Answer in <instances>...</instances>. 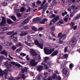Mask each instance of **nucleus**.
Segmentation results:
<instances>
[{"instance_id":"8","label":"nucleus","mask_w":80,"mask_h":80,"mask_svg":"<svg viewBox=\"0 0 80 80\" xmlns=\"http://www.w3.org/2000/svg\"><path fill=\"white\" fill-rule=\"evenodd\" d=\"M30 50V53L31 54H32V55H33V56H36V55H37L38 53L37 52H36L34 50L32 49H31Z\"/></svg>"},{"instance_id":"32","label":"nucleus","mask_w":80,"mask_h":80,"mask_svg":"<svg viewBox=\"0 0 80 80\" xmlns=\"http://www.w3.org/2000/svg\"><path fill=\"white\" fill-rule=\"evenodd\" d=\"M69 67L70 69L72 70V68L73 67V64L71 63L69 65Z\"/></svg>"},{"instance_id":"52","label":"nucleus","mask_w":80,"mask_h":80,"mask_svg":"<svg viewBox=\"0 0 80 80\" xmlns=\"http://www.w3.org/2000/svg\"><path fill=\"white\" fill-rule=\"evenodd\" d=\"M27 45H28V46H29V47H32V46H33L31 43H28V44H27Z\"/></svg>"},{"instance_id":"5","label":"nucleus","mask_w":80,"mask_h":80,"mask_svg":"<svg viewBox=\"0 0 80 80\" xmlns=\"http://www.w3.org/2000/svg\"><path fill=\"white\" fill-rule=\"evenodd\" d=\"M40 41H42V40L40 39V40H39V42H40V43H41V44H40V43L37 40H34V43L35 45H37L38 46H39L40 48L42 49V48H43V42H42Z\"/></svg>"},{"instance_id":"14","label":"nucleus","mask_w":80,"mask_h":80,"mask_svg":"<svg viewBox=\"0 0 80 80\" xmlns=\"http://www.w3.org/2000/svg\"><path fill=\"white\" fill-rule=\"evenodd\" d=\"M43 66H39L37 68V70L39 71V72H40L41 70H43Z\"/></svg>"},{"instance_id":"1","label":"nucleus","mask_w":80,"mask_h":80,"mask_svg":"<svg viewBox=\"0 0 80 80\" xmlns=\"http://www.w3.org/2000/svg\"><path fill=\"white\" fill-rule=\"evenodd\" d=\"M50 58L48 57H45L44 58V62H43L42 63V65H44L45 68L46 69V70H47V69L48 68V67H47V65H46V63H47L48 65H49V66L50 67H51V65H53L52 64V62H47L48 60Z\"/></svg>"},{"instance_id":"46","label":"nucleus","mask_w":80,"mask_h":80,"mask_svg":"<svg viewBox=\"0 0 80 80\" xmlns=\"http://www.w3.org/2000/svg\"><path fill=\"white\" fill-rule=\"evenodd\" d=\"M2 30H8V27L3 28H2Z\"/></svg>"},{"instance_id":"50","label":"nucleus","mask_w":80,"mask_h":80,"mask_svg":"<svg viewBox=\"0 0 80 80\" xmlns=\"http://www.w3.org/2000/svg\"><path fill=\"white\" fill-rule=\"evenodd\" d=\"M15 65H16V66H17V67H20V64H19L16 63Z\"/></svg>"},{"instance_id":"28","label":"nucleus","mask_w":80,"mask_h":80,"mask_svg":"<svg viewBox=\"0 0 80 80\" xmlns=\"http://www.w3.org/2000/svg\"><path fill=\"white\" fill-rule=\"evenodd\" d=\"M71 9H74L75 8L76 9H78V8L77 7H75V6L73 5L71 6Z\"/></svg>"},{"instance_id":"15","label":"nucleus","mask_w":80,"mask_h":80,"mask_svg":"<svg viewBox=\"0 0 80 80\" xmlns=\"http://www.w3.org/2000/svg\"><path fill=\"white\" fill-rule=\"evenodd\" d=\"M12 45V43L11 42H8L7 44V43H6L5 45V47L6 48H8L9 46H11Z\"/></svg>"},{"instance_id":"47","label":"nucleus","mask_w":80,"mask_h":80,"mask_svg":"<svg viewBox=\"0 0 80 80\" xmlns=\"http://www.w3.org/2000/svg\"><path fill=\"white\" fill-rule=\"evenodd\" d=\"M24 25H25L23 22L22 23H21L19 25V27H23V26H24Z\"/></svg>"},{"instance_id":"33","label":"nucleus","mask_w":80,"mask_h":80,"mask_svg":"<svg viewBox=\"0 0 80 80\" xmlns=\"http://www.w3.org/2000/svg\"><path fill=\"white\" fill-rule=\"evenodd\" d=\"M40 60H41V57H40V55H39L37 59H36V60H37V61H38V62H40Z\"/></svg>"},{"instance_id":"62","label":"nucleus","mask_w":80,"mask_h":80,"mask_svg":"<svg viewBox=\"0 0 80 80\" xmlns=\"http://www.w3.org/2000/svg\"><path fill=\"white\" fill-rule=\"evenodd\" d=\"M48 39L49 40H52V38L51 36H49L48 37Z\"/></svg>"},{"instance_id":"16","label":"nucleus","mask_w":80,"mask_h":80,"mask_svg":"<svg viewBox=\"0 0 80 80\" xmlns=\"http://www.w3.org/2000/svg\"><path fill=\"white\" fill-rule=\"evenodd\" d=\"M58 53V51H55L52 54V56H55V55H57Z\"/></svg>"},{"instance_id":"57","label":"nucleus","mask_w":80,"mask_h":80,"mask_svg":"<svg viewBox=\"0 0 80 80\" xmlns=\"http://www.w3.org/2000/svg\"><path fill=\"white\" fill-rule=\"evenodd\" d=\"M45 2H46V0H44L42 4H41V6H43V5H44V3H45Z\"/></svg>"},{"instance_id":"56","label":"nucleus","mask_w":80,"mask_h":80,"mask_svg":"<svg viewBox=\"0 0 80 80\" xmlns=\"http://www.w3.org/2000/svg\"><path fill=\"white\" fill-rule=\"evenodd\" d=\"M77 28V25H75L74 27L73 30H76Z\"/></svg>"},{"instance_id":"25","label":"nucleus","mask_w":80,"mask_h":80,"mask_svg":"<svg viewBox=\"0 0 80 80\" xmlns=\"http://www.w3.org/2000/svg\"><path fill=\"white\" fill-rule=\"evenodd\" d=\"M80 17V13L78 14L77 16L75 17V20H77L78 18Z\"/></svg>"},{"instance_id":"64","label":"nucleus","mask_w":80,"mask_h":80,"mask_svg":"<svg viewBox=\"0 0 80 80\" xmlns=\"http://www.w3.org/2000/svg\"><path fill=\"white\" fill-rule=\"evenodd\" d=\"M28 27L27 26H26L25 27H24V29L27 30V29H28Z\"/></svg>"},{"instance_id":"59","label":"nucleus","mask_w":80,"mask_h":80,"mask_svg":"<svg viewBox=\"0 0 80 80\" xmlns=\"http://www.w3.org/2000/svg\"><path fill=\"white\" fill-rule=\"evenodd\" d=\"M26 58L27 60H30V58H28V55H27Z\"/></svg>"},{"instance_id":"40","label":"nucleus","mask_w":80,"mask_h":80,"mask_svg":"<svg viewBox=\"0 0 80 80\" xmlns=\"http://www.w3.org/2000/svg\"><path fill=\"white\" fill-rule=\"evenodd\" d=\"M11 67H12V65H11L10 64H9L8 65V67H7V68H8V69H10V68H11Z\"/></svg>"},{"instance_id":"4","label":"nucleus","mask_w":80,"mask_h":80,"mask_svg":"<svg viewBox=\"0 0 80 80\" xmlns=\"http://www.w3.org/2000/svg\"><path fill=\"white\" fill-rule=\"evenodd\" d=\"M21 78H23V79H24L25 78V75L23 74H22L21 75H19L18 76V77H17L16 78H13V77H12L11 76H10V77H9L8 78V79L9 80H16V79H20Z\"/></svg>"},{"instance_id":"34","label":"nucleus","mask_w":80,"mask_h":80,"mask_svg":"<svg viewBox=\"0 0 80 80\" xmlns=\"http://www.w3.org/2000/svg\"><path fill=\"white\" fill-rule=\"evenodd\" d=\"M16 46L17 47H19V46H23V45L21 43H18L16 44Z\"/></svg>"},{"instance_id":"23","label":"nucleus","mask_w":80,"mask_h":80,"mask_svg":"<svg viewBox=\"0 0 80 80\" xmlns=\"http://www.w3.org/2000/svg\"><path fill=\"white\" fill-rule=\"evenodd\" d=\"M1 54H4L6 57H7V52H6L5 50L2 51L1 52Z\"/></svg>"},{"instance_id":"61","label":"nucleus","mask_w":80,"mask_h":80,"mask_svg":"<svg viewBox=\"0 0 80 80\" xmlns=\"http://www.w3.org/2000/svg\"><path fill=\"white\" fill-rule=\"evenodd\" d=\"M61 80V78L60 76L58 77V78H57V80Z\"/></svg>"},{"instance_id":"17","label":"nucleus","mask_w":80,"mask_h":80,"mask_svg":"<svg viewBox=\"0 0 80 80\" xmlns=\"http://www.w3.org/2000/svg\"><path fill=\"white\" fill-rule=\"evenodd\" d=\"M68 17H69V15L68 14L67 15V16H65L64 18V20L66 22H67L68 20Z\"/></svg>"},{"instance_id":"9","label":"nucleus","mask_w":80,"mask_h":80,"mask_svg":"<svg viewBox=\"0 0 80 80\" xmlns=\"http://www.w3.org/2000/svg\"><path fill=\"white\" fill-rule=\"evenodd\" d=\"M77 38H72L71 42L72 43V45H75L76 42H77Z\"/></svg>"},{"instance_id":"48","label":"nucleus","mask_w":80,"mask_h":80,"mask_svg":"<svg viewBox=\"0 0 80 80\" xmlns=\"http://www.w3.org/2000/svg\"><path fill=\"white\" fill-rule=\"evenodd\" d=\"M19 9H14V12H19Z\"/></svg>"},{"instance_id":"41","label":"nucleus","mask_w":80,"mask_h":80,"mask_svg":"<svg viewBox=\"0 0 80 80\" xmlns=\"http://www.w3.org/2000/svg\"><path fill=\"white\" fill-rule=\"evenodd\" d=\"M10 63H11V64H12V65H15L16 64V63H15V62H11Z\"/></svg>"},{"instance_id":"11","label":"nucleus","mask_w":80,"mask_h":80,"mask_svg":"<svg viewBox=\"0 0 80 80\" xmlns=\"http://www.w3.org/2000/svg\"><path fill=\"white\" fill-rule=\"evenodd\" d=\"M62 33H59L58 34V37H60V38H59V40H61V39L65 35V34H63L62 36Z\"/></svg>"},{"instance_id":"7","label":"nucleus","mask_w":80,"mask_h":80,"mask_svg":"<svg viewBox=\"0 0 80 80\" xmlns=\"http://www.w3.org/2000/svg\"><path fill=\"white\" fill-rule=\"evenodd\" d=\"M35 60L32 59L31 61L30 62V64L31 66H35V65H37V63H38V62H35Z\"/></svg>"},{"instance_id":"37","label":"nucleus","mask_w":80,"mask_h":80,"mask_svg":"<svg viewBox=\"0 0 80 80\" xmlns=\"http://www.w3.org/2000/svg\"><path fill=\"white\" fill-rule=\"evenodd\" d=\"M16 49V46L15 45L12 46V49L13 50H15Z\"/></svg>"},{"instance_id":"43","label":"nucleus","mask_w":80,"mask_h":80,"mask_svg":"<svg viewBox=\"0 0 80 80\" xmlns=\"http://www.w3.org/2000/svg\"><path fill=\"white\" fill-rule=\"evenodd\" d=\"M65 62H63V63L61 65V68H63L65 66Z\"/></svg>"},{"instance_id":"51","label":"nucleus","mask_w":80,"mask_h":80,"mask_svg":"<svg viewBox=\"0 0 80 80\" xmlns=\"http://www.w3.org/2000/svg\"><path fill=\"white\" fill-rule=\"evenodd\" d=\"M3 58H4V57L3 56H1L0 57V60H3Z\"/></svg>"},{"instance_id":"63","label":"nucleus","mask_w":80,"mask_h":80,"mask_svg":"<svg viewBox=\"0 0 80 80\" xmlns=\"http://www.w3.org/2000/svg\"><path fill=\"white\" fill-rule=\"evenodd\" d=\"M68 11H69V12H70V13H71L72 12H71V9L70 8H68Z\"/></svg>"},{"instance_id":"19","label":"nucleus","mask_w":80,"mask_h":80,"mask_svg":"<svg viewBox=\"0 0 80 80\" xmlns=\"http://www.w3.org/2000/svg\"><path fill=\"white\" fill-rule=\"evenodd\" d=\"M27 34H28V32H22L20 34V36H24L27 35Z\"/></svg>"},{"instance_id":"6","label":"nucleus","mask_w":80,"mask_h":80,"mask_svg":"<svg viewBox=\"0 0 80 80\" xmlns=\"http://www.w3.org/2000/svg\"><path fill=\"white\" fill-rule=\"evenodd\" d=\"M60 17L59 16H57L56 17L54 18L52 20L50 21V23L49 24L50 26H51L52 25L53 23H55L56 22H57L59 19Z\"/></svg>"},{"instance_id":"29","label":"nucleus","mask_w":80,"mask_h":80,"mask_svg":"<svg viewBox=\"0 0 80 80\" xmlns=\"http://www.w3.org/2000/svg\"><path fill=\"white\" fill-rule=\"evenodd\" d=\"M32 30H33V31H35L36 32H37V28H35L34 26H32Z\"/></svg>"},{"instance_id":"12","label":"nucleus","mask_w":80,"mask_h":80,"mask_svg":"<svg viewBox=\"0 0 80 80\" xmlns=\"http://www.w3.org/2000/svg\"><path fill=\"white\" fill-rule=\"evenodd\" d=\"M10 38L12 40H17V36H10Z\"/></svg>"},{"instance_id":"55","label":"nucleus","mask_w":80,"mask_h":80,"mask_svg":"<svg viewBox=\"0 0 80 80\" xmlns=\"http://www.w3.org/2000/svg\"><path fill=\"white\" fill-rule=\"evenodd\" d=\"M71 25L72 26H74L75 25V22H71Z\"/></svg>"},{"instance_id":"24","label":"nucleus","mask_w":80,"mask_h":80,"mask_svg":"<svg viewBox=\"0 0 80 80\" xmlns=\"http://www.w3.org/2000/svg\"><path fill=\"white\" fill-rule=\"evenodd\" d=\"M7 22L9 24H10L12 23H13V22H12V21L9 19H7Z\"/></svg>"},{"instance_id":"21","label":"nucleus","mask_w":80,"mask_h":80,"mask_svg":"<svg viewBox=\"0 0 80 80\" xmlns=\"http://www.w3.org/2000/svg\"><path fill=\"white\" fill-rule=\"evenodd\" d=\"M27 68L26 67H25L22 70V72L23 73L25 72H27Z\"/></svg>"},{"instance_id":"44","label":"nucleus","mask_w":80,"mask_h":80,"mask_svg":"<svg viewBox=\"0 0 80 80\" xmlns=\"http://www.w3.org/2000/svg\"><path fill=\"white\" fill-rule=\"evenodd\" d=\"M64 58H67L68 57V54H66L64 55Z\"/></svg>"},{"instance_id":"60","label":"nucleus","mask_w":80,"mask_h":80,"mask_svg":"<svg viewBox=\"0 0 80 80\" xmlns=\"http://www.w3.org/2000/svg\"><path fill=\"white\" fill-rule=\"evenodd\" d=\"M57 77V76H56V75H53V77H52V78H53L54 79H55V78H56Z\"/></svg>"},{"instance_id":"35","label":"nucleus","mask_w":80,"mask_h":80,"mask_svg":"<svg viewBox=\"0 0 80 80\" xmlns=\"http://www.w3.org/2000/svg\"><path fill=\"white\" fill-rule=\"evenodd\" d=\"M20 55L22 57H25V56H26L27 55H26V54L25 53H20Z\"/></svg>"},{"instance_id":"45","label":"nucleus","mask_w":80,"mask_h":80,"mask_svg":"<svg viewBox=\"0 0 80 80\" xmlns=\"http://www.w3.org/2000/svg\"><path fill=\"white\" fill-rule=\"evenodd\" d=\"M37 3L38 5H39V4H41V3H42V2H40V1L38 0L37 2Z\"/></svg>"},{"instance_id":"22","label":"nucleus","mask_w":80,"mask_h":80,"mask_svg":"<svg viewBox=\"0 0 80 80\" xmlns=\"http://www.w3.org/2000/svg\"><path fill=\"white\" fill-rule=\"evenodd\" d=\"M29 20L28 19H26L24 21L22 22L23 23L24 25L25 24H27V23H28Z\"/></svg>"},{"instance_id":"26","label":"nucleus","mask_w":80,"mask_h":80,"mask_svg":"<svg viewBox=\"0 0 80 80\" xmlns=\"http://www.w3.org/2000/svg\"><path fill=\"white\" fill-rule=\"evenodd\" d=\"M43 80H52V77H49L48 78L47 80V78L46 77H44V78H43Z\"/></svg>"},{"instance_id":"18","label":"nucleus","mask_w":80,"mask_h":80,"mask_svg":"<svg viewBox=\"0 0 80 80\" xmlns=\"http://www.w3.org/2000/svg\"><path fill=\"white\" fill-rule=\"evenodd\" d=\"M8 72V70L7 69L3 71V73L5 75V78H7V73Z\"/></svg>"},{"instance_id":"31","label":"nucleus","mask_w":80,"mask_h":80,"mask_svg":"<svg viewBox=\"0 0 80 80\" xmlns=\"http://www.w3.org/2000/svg\"><path fill=\"white\" fill-rule=\"evenodd\" d=\"M14 33V31H12L11 32H9L7 33V35H12Z\"/></svg>"},{"instance_id":"10","label":"nucleus","mask_w":80,"mask_h":80,"mask_svg":"<svg viewBox=\"0 0 80 80\" xmlns=\"http://www.w3.org/2000/svg\"><path fill=\"white\" fill-rule=\"evenodd\" d=\"M6 22V19L5 18L2 17V23L1 25H4L5 24Z\"/></svg>"},{"instance_id":"27","label":"nucleus","mask_w":80,"mask_h":80,"mask_svg":"<svg viewBox=\"0 0 80 80\" xmlns=\"http://www.w3.org/2000/svg\"><path fill=\"white\" fill-rule=\"evenodd\" d=\"M50 29L52 31H55V26H53L50 28Z\"/></svg>"},{"instance_id":"3","label":"nucleus","mask_w":80,"mask_h":80,"mask_svg":"<svg viewBox=\"0 0 80 80\" xmlns=\"http://www.w3.org/2000/svg\"><path fill=\"white\" fill-rule=\"evenodd\" d=\"M54 51V48L49 49L48 48H44V52L47 55H50Z\"/></svg>"},{"instance_id":"13","label":"nucleus","mask_w":80,"mask_h":80,"mask_svg":"<svg viewBox=\"0 0 80 80\" xmlns=\"http://www.w3.org/2000/svg\"><path fill=\"white\" fill-rule=\"evenodd\" d=\"M68 71H67V69L66 68H64L63 70V76L64 75H66L67 74V72Z\"/></svg>"},{"instance_id":"20","label":"nucleus","mask_w":80,"mask_h":80,"mask_svg":"<svg viewBox=\"0 0 80 80\" xmlns=\"http://www.w3.org/2000/svg\"><path fill=\"white\" fill-rule=\"evenodd\" d=\"M63 20H61L60 21H59L58 22V24L60 25L61 24H63Z\"/></svg>"},{"instance_id":"39","label":"nucleus","mask_w":80,"mask_h":80,"mask_svg":"<svg viewBox=\"0 0 80 80\" xmlns=\"http://www.w3.org/2000/svg\"><path fill=\"white\" fill-rule=\"evenodd\" d=\"M42 76H38L36 78V79L37 80H40L41 79Z\"/></svg>"},{"instance_id":"53","label":"nucleus","mask_w":80,"mask_h":80,"mask_svg":"<svg viewBox=\"0 0 80 80\" xmlns=\"http://www.w3.org/2000/svg\"><path fill=\"white\" fill-rule=\"evenodd\" d=\"M56 16L55 15L53 14L52 16H50V18H52V17H55Z\"/></svg>"},{"instance_id":"2","label":"nucleus","mask_w":80,"mask_h":80,"mask_svg":"<svg viewBox=\"0 0 80 80\" xmlns=\"http://www.w3.org/2000/svg\"><path fill=\"white\" fill-rule=\"evenodd\" d=\"M41 21V19H40V18L37 17L36 18L32 20V22L35 23V22H38L39 23H41V24H44V23H45V22H47L48 19L47 18H44L42 20V21L40 22Z\"/></svg>"},{"instance_id":"49","label":"nucleus","mask_w":80,"mask_h":80,"mask_svg":"<svg viewBox=\"0 0 80 80\" xmlns=\"http://www.w3.org/2000/svg\"><path fill=\"white\" fill-rule=\"evenodd\" d=\"M25 9L24 8H22L20 11H21V12H23V11H24V10H25Z\"/></svg>"},{"instance_id":"58","label":"nucleus","mask_w":80,"mask_h":80,"mask_svg":"<svg viewBox=\"0 0 80 80\" xmlns=\"http://www.w3.org/2000/svg\"><path fill=\"white\" fill-rule=\"evenodd\" d=\"M32 18V16H29V17H28V20H29V21H30V19H31V18Z\"/></svg>"},{"instance_id":"54","label":"nucleus","mask_w":80,"mask_h":80,"mask_svg":"<svg viewBox=\"0 0 80 80\" xmlns=\"http://www.w3.org/2000/svg\"><path fill=\"white\" fill-rule=\"evenodd\" d=\"M43 27H40L38 28V30L39 31L42 30H43Z\"/></svg>"},{"instance_id":"42","label":"nucleus","mask_w":80,"mask_h":80,"mask_svg":"<svg viewBox=\"0 0 80 80\" xmlns=\"http://www.w3.org/2000/svg\"><path fill=\"white\" fill-rule=\"evenodd\" d=\"M68 48V47H66V48H64V52L65 53L67 52V49Z\"/></svg>"},{"instance_id":"30","label":"nucleus","mask_w":80,"mask_h":80,"mask_svg":"<svg viewBox=\"0 0 80 80\" xmlns=\"http://www.w3.org/2000/svg\"><path fill=\"white\" fill-rule=\"evenodd\" d=\"M10 17L13 20H14L15 21V20H16V18H15V16H11Z\"/></svg>"},{"instance_id":"38","label":"nucleus","mask_w":80,"mask_h":80,"mask_svg":"<svg viewBox=\"0 0 80 80\" xmlns=\"http://www.w3.org/2000/svg\"><path fill=\"white\" fill-rule=\"evenodd\" d=\"M17 15L18 18H20L22 17V15L20 13H17Z\"/></svg>"},{"instance_id":"36","label":"nucleus","mask_w":80,"mask_h":80,"mask_svg":"<svg viewBox=\"0 0 80 80\" xmlns=\"http://www.w3.org/2000/svg\"><path fill=\"white\" fill-rule=\"evenodd\" d=\"M0 75L1 76H3V71L1 70L0 68Z\"/></svg>"}]
</instances>
